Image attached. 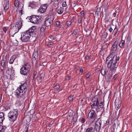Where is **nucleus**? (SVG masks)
I'll use <instances>...</instances> for the list:
<instances>
[{"instance_id": "1", "label": "nucleus", "mask_w": 132, "mask_h": 132, "mask_svg": "<svg viewBox=\"0 0 132 132\" xmlns=\"http://www.w3.org/2000/svg\"><path fill=\"white\" fill-rule=\"evenodd\" d=\"M28 88L27 84L26 82L21 84L14 92L15 97L18 99L15 104L18 106L22 105L26 98V92Z\"/></svg>"}, {"instance_id": "2", "label": "nucleus", "mask_w": 132, "mask_h": 132, "mask_svg": "<svg viewBox=\"0 0 132 132\" xmlns=\"http://www.w3.org/2000/svg\"><path fill=\"white\" fill-rule=\"evenodd\" d=\"M22 21L21 19H20L15 24H11L10 25V31L11 33L13 34V35L18 32L19 30L22 27Z\"/></svg>"}, {"instance_id": "3", "label": "nucleus", "mask_w": 132, "mask_h": 132, "mask_svg": "<svg viewBox=\"0 0 132 132\" xmlns=\"http://www.w3.org/2000/svg\"><path fill=\"white\" fill-rule=\"evenodd\" d=\"M111 58L107 64V67L108 69H110L111 71L115 70L117 67L116 64L119 60L120 57H117L116 56H114Z\"/></svg>"}, {"instance_id": "4", "label": "nucleus", "mask_w": 132, "mask_h": 132, "mask_svg": "<svg viewBox=\"0 0 132 132\" xmlns=\"http://www.w3.org/2000/svg\"><path fill=\"white\" fill-rule=\"evenodd\" d=\"M37 31V29L36 27L32 26L24 32H22L21 34V36L30 37L31 36H32L33 37L36 35Z\"/></svg>"}, {"instance_id": "5", "label": "nucleus", "mask_w": 132, "mask_h": 132, "mask_svg": "<svg viewBox=\"0 0 132 132\" xmlns=\"http://www.w3.org/2000/svg\"><path fill=\"white\" fill-rule=\"evenodd\" d=\"M118 43V41H116L113 44L111 48L110 54L109 56H108L106 59V62L110 60V58H112V57H113L114 56V54L116 51L117 49V45Z\"/></svg>"}, {"instance_id": "6", "label": "nucleus", "mask_w": 132, "mask_h": 132, "mask_svg": "<svg viewBox=\"0 0 132 132\" xmlns=\"http://www.w3.org/2000/svg\"><path fill=\"white\" fill-rule=\"evenodd\" d=\"M31 67V66L29 63L24 64L20 69V73L24 75H27Z\"/></svg>"}, {"instance_id": "7", "label": "nucleus", "mask_w": 132, "mask_h": 132, "mask_svg": "<svg viewBox=\"0 0 132 132\" xmlns=\"http://www.w3.org/2000/svg\"><path fill=\"white\" fill-rule=\"evenodd\" d=\"M18 111L17 110L11 111L8 113V117L10 121L13 122L15 120L18 114Z\"/></svg>"}, {"instance_id": "8", "label": "nucleus", "mask_w": 132, "mask_h": 132, "mask_svg": "<svg viewBox=\"0 0 132 132\" xmlns=\"http://www.w3.org/2000/svg\"><path fill=\"white\" fill-rule=\"evenodd\" d=\"M30 20L31 22L34 24H38L41 21L40 16L33 15L30 17Z\"/></svg>"}, {"instance_id": "9", "label": "nucleus", "mask_w": 132, "mask_h": 132, "mask_svg": "<svg viewBox=\"0 0 132 132\" xmlns=\"http://www.w3.org/2000/svg\"><path fill=\"white\" fill-rule=\"evenodd\" d=\"M96 117L95 112L93 110H91L87 115V118L89 120L92 119L95 120Z\"/></svg>"}, {"instance_id": "10", "label": "nucleus", "mask_w": 132, "mask_h": 132, "mask_svg": "<svg viewBox=\"0 0 132 132\" xmlns=\"http://www.w3.org/2000/svg\"><path fill=\"white\" fill-rule=\"evenodd\" d=\"M121 99L119 98H117L115 101V106L116 109V110H118L121 107Z\"/></svg>"}, {"instance_id": "11", "label": "nucleus", "mask_w": 132, "mask_h": 132, "mask_svg": "<svg viewBox=\"0 0 132 132\" xmlns=\"http://www.w3.org/2000/svg\"><path fill=\"white\" fill-rule=\"evenodd\" d=\"M48 6L47 4H43L41 5L39 8L38 11L41 13H43L46 10L47 6Z\"/></svg>"}, {"instance_id": "12", "label": "nucleus", "mask_w": 132, "mask_h": 132, "mask_svg": "<svg viewBox=\"0 0 132 132\" xmlns=\"http://www.w3.org/2000/svg\"><path fill=\"white\" fill-rule=\"evenodd\" d=\"M38 3L32 1L30 2L29 5V6L34 9H36L37 7Z\"/></svg>"}, {"instance_id": "13", "label": "nucleus", "mask_w": 132, "mask_h": 132, "mask_svg": "<svg viewBox=\"0 0 132 132\" xmlns=\"http://www.w3.org/2000/svg\"><path fill=\"white\" fill-rule=\"evenodd\" d=\"M53 21L51 18H49L46 19L45 21V25L46 27L51 26L52 24Z\"/></svg>"}, {"instance_id": "14", "label": "nucleus", "mask_w": 132, "mask_h": 132, "mask_svg": "<svg viewBox=\"0 0 132 132\" xmlns=\"http://www.w3.org/2000/svg\"><path fill=\"white\" fill-rule=\"evenodd\" d=\"M113 75V73L112 71H109L108 73L106 76V79L108 81H110Z\"/></svg>"}, {"instance_id": "15", "label": "nucleus", "mask_w": 132, "mask_h": 132, "mask_svg": "<svg viewBox=\"0 0 132 132\" xmlns=\"http://www.w3.org/2000/svg\"><path fill=\"white\" fill-rule=\"evenodd\" d=\"M30 37L21 36L20 38L22 42H26L29 40Z\"/></svg>"}, {"instance_id": "16", "label": "nucleus", "mask_w": 132, "mask_h": 132, "mask_svg": "<svg viewBox=\"0 0 132 132\" xmlns=\"http://www.w3.org/2000/svg\"><path fill=\"white\" fill-rule=\"evenodd\" d=\"M9 2L6 1L4 4V10L6 12L9 8Z\"/></svg>"}, {"instance_id": "17", "label": "nucleus", "mask_w": 132, "mask_h": 132, "mask_svg": "<svg viewBox=\"0 0 132 132\" xmlns=\"http://www.w3.org/2000/svg\"><path fill=\"white\" fill-rule=\"evenodd\" d=\"M103 107V105L102 104V102L101 101L99 104L98 107H97L96 110L97 112L100 111L102 110Z\"/></svg>"}, {"instance_id": "18", "label": "nucleus", "mask_w": 132, "mask_h": 132, "mask_svg": "<svg viewBox=\"0 0 132 132\" xmlns=\"http://www.w3.org/2000/svg\"><path fill=\"white\" fill-rule=\"evenodd\" d=\"M109 71L106 69L102 68L101 71V73L103 76H105Z\"/></svg>"}, {"instance_id": "19", "label": "nucleus", "mask_w": 132, "mask_h": 132, "mask_svg": "<svg viewBox=\"0 0 132 132\" xmlns=\"http://www.w3.org/2000/svg\"><path fill=\"white\" fill-rule=\"evenodd\" d=\"M38 56V52L37 51H35L32 55L33 58L35 59V60L37 58Z\"/></svg>"}, {"instance_id": "20", "label": "nucleus", "mask_w": 132, "mask_h": 132, "mask_svg": "<svg viewBox=\"0 0 132 132\" xmlns=\"http://www.w3.org/2000/svg\"><path fill=\"white\" fill-rule=\"evenodd\" d=\"M4 113L3 112L0 113V123H2L4 119Z\"/></svg>"}, {"instance_id": "21", "label": "nucleus", "mask_w": 132, "mask_h": 132, "mask_svg": "<svg viewBox=\"0 0 132 132\" xmlns=\"http://www.w3.org/2000/svg\"><path fill=\"white\" fill-rule=\"evenodd\" d=\"M92 101L93 102L95 103V106L98 107L99 105V101L98 98H97L95 100H94L93 98L92 100Z\"/></svg>"}, {"instance_id": "22", "label": "nucleus", "mask_w": 132, "mask_h": 132, "mask_svg": "<svg viewBox=\"0 0 132 132\" xmlns=\"http://www.w3.org/2000/svg\"><path fill=\"white\" fill-rule=\"evenodd\" d=\"M15 58L16 57L15 56H12L10 60L9 63L11 64H12Z\"/></svg>"}, {"instance_id": "23", "label": "nucleus", "mask_w": 132, "mask_h": 132, "mask_svg": "<svg viewBox=\"0 0 132 132\" xmlns=\"http://www.w3.org/2000/svg\"><path fill=\"white\" fill-rule=\"evenodd\" d=\"M101 126L98 125H97V124H95V129L96 130V131H99L100 129L101 128Z\"/></svg>"}, {"instance_id": "24", "label": "nucleus", "mask_w": 132, "mask_h": 132, "mask_svg": "<svg viewBox=\"0 0 132 132\" xmlns=\"http://www.w3.org/2000/svg\"><path fill=\"white\" fill-rule=\"evenodd\" d=\"M63 11V9L62 7H60L58 9L57 11V13L60 14H61Z\"/></svg>"}, {"instance_id": "25", "label": "nucleus", "mask_w": 132, "mask_h": 132, "mask_svg": "<svg viewBox=\"0 0 132 132\" xmlns=\"http://www.w3.org/2000/svg\"><path fill=\"white\" fill-rule=\"evenodd\" d=\"M117 26H116V27L114 29L113 32V35L114 36H115L117 33V32L118 31V29L117 28Z\"/></svg>"}, {"instance_id": "26", "label": "nucleus", "mask_w": 132, "mask_h": 132, "mask_svg": "<svg viewBox=\"0 0 132 132\" xmlns=\"http://www.w3.org/2000/svg\"><path fill=\"white\" fill-rule=\"evenodd\" d=\"M102 123L101 119V118H99L95 122L96 124L98 125L101 126Z\"/></svg>"}, {"instance_id": "27", "label": "nucleus", "mask_w": 132, "mask_h": 132, "mask_svg": "<svg viewBox=\"0 0 132 132\" xmlns=\"http://www.w3.org/2000/svg\"><path fill=\"white\" fill-rule=\"evenodd\" d=\"M93 128L91 127L88 128L86 130L85 132H91L93 130Z\"/></svg>"}, {"instance_id": "28", "label": "nucleus", "mask_w": 132, "mask_h": 132, "mask_svg": "<svg viewBox=\"0 0 132 132\" xmlns=\"http://www.w3.org/2000/svg\"><path fill=\"white\" fill-rule=\"evenodd\" d=\"M1 64L2 66L4 69L5 67V61L4 59H3L1 61Z\"/></svg>"}, {"instance_id": "29", "label": "nucleus", "mask_w": 132, "mask_h": 132, "mask_svg": "<svg viewBox=\"0 0 132 132\" xmlns=\"http://www.w3.org/2000/svg\"><path fill=\"white\" fill-rule=\"evenodd\" d=\"M127 39L126 43L127 45H128L129 44L131 40V38L129 36H128L127 37Z\"/></svg>"}, {"instance_id": "30", "label": "nucleus", "mask_w": 132, "mask_h": 132, "mask_svg": "<svg viewBox=\"0 0 132 132\" xmlns=\"http://www.w3.org/2000/svg\"><path fill=\"white\" fill-rule=\"evenodd\" d=\"M124 41L123 40L121 41L119 44V46L120 47L122 48L124 46Z\"/></svg>"}, {"instance_id": "31", "label": "nucleus", "mask_w": 132, "mask_h": 132, "mask_svg": "<svg viewBox=\"0 0 132 132\" xmlns=\"http://www.w3.org/2000/svg\"><path fill=\"white\" fill-rule=\"evenodd\" d=\"M19 0H15L14 2V5L16 7H18L19 4Z\"/></svg>"}, {"instance_id": "32", "label": "nucleus", "mask_w": 132, "mask_h": 132, "mask_svg": "<svg viewBox=\"0 0 132 132\" xmlns=\"http://www.w3.org/2000/svg\"><path fill=\"white\" fill-rule=\"evenodd\" d=\"M100 9H97L95 12V15L97 16H98L99 14L100 13Z\"/></svg>"}, {"instance_id": "33", "label": "nucleus", "mask_w": 132, "mask_h": 132, "mask_svg": "<svg viewBox=\"0 0 132 132\" xmlns=\"http://www.w3.org/2000/svg\"><path fill=\"white\" fill-rule=\"evenodd\" d=\"M54 10L53 9H52L50 10L49 13L50 15H53L54 14Z\"/></svg>"}, {"instance_id": "34", "label": "nucleus", "mask_w": 132, "mask_h": 132, "mask_svg": "<svg viewBox=\"0 0 132 132\" xmlns=\"http://www.w3.org/2000/svg\"><path fill=\"white\" fill-rule=\"evenodd\" d=\"M5 128H6L4 126H0V131L3 132L5 130Z\"/></svg>"}, {"instance_id": "35", "label": "nucleus", "mask_w": 132, "mask_h": 132, "mask_svg": "<svg viewBox=\"0 0 132 132\" xmlns=\"http://www.w3.org/2000/svg\"><path fill=\"white\" fill-rule=\"evenodd\" d=\"M45 26H42L40 29V31L41 32H43L45 30Z\"/></svg>"}, {"instance_id": "36", "label": "nucleus", "mask_w": 132, "mask_h": 132, "mask_svg": "<svg viewBox=\"0 0 132 132\" xmlns=\"http://www.w3.org/2000/svg\"><path fill=\"white\" fill-rule=\"evenodd\" d=\"M77 33V29L75 30H73V32L72 34L73 35H76Z\"/></svg>"}, {"instance_id": "37", "label": "nucleus", "mask_w": 132, "mask_h": 132, "mask_svg": "<svg viewBox=\"0 0 132 132\" xmlns=\"http://www.w3.org/2000/svg\"><path fill=\"white\" fill-rule=\"evenodd\" d=\"M9 28L7 27H5L3 29V30L6 33L8 29Z\"/></svg>"}, {"instance_id": "38", "label": "nucleus", "mask_w": 132, "mask_h": 132, "mask_svg": "<svg viewBox=\"0 0 132 132\" xmlns=\"http://www.w3.org/2000/svg\"><path fill=\"white\" fill-rule=\"evenodd\" d=\"M80 14L81 15V17L82 18L84 16V12L83 11H81L80 13Z\"/></svg>"}, {"instance_id": "39", "label": "nucleus", "mask_w": 132, "mask_h": 132, "mask_svg": "<svg viewBox=\"0 0 132 132\" xmlns=\"http://www.w3.org/2000/svg\"><path fill=\"white\" fill-rule=\"evenodd\" d=\"M73 96L70 95L68 98V100L70 101H72L73 99Z\"/></svg>"}, {"instance_id": "40", "label": "nucleus", "mask_w": 132, "mask_h": 132, "mask_svg": "<svg viewBox=\"0 0 132 132\" xmlns=\"http://www.w3.org/2000/svg\"><path fill=\"white\" fill-rule=\"evenodd\" d=\"M44 77V74L43 73H41L39 76V78L40 79H42Z\"/></svg>"}, {"instance_id": "41", "label": "nucleus", "mask_w": 132, "mask_h": 132, "mask_svg": "<svg viewBox=\"0 0 132 132\" xmlns=\"http://www.w3.org/2000/svg\"><path fill=\"white\" fill-rule=\"evenodd\" d=\"M71 22L70 21H68L66 22V24L68 26H69L71 25Z\"/></svg>"}, {"instance_id": "42", "label": "nucleus", "mask_w": 132, "mask_h": 132, "mask_svg": "<svg viewBox=\"0 0 132 132\" xmlns=\"http://www.w3.org/2000/svg\"><path fill=\"white\" fill-rule=\"evenodd\" d=\"M82 18L81 17V18H79L78 19V23H81L82 22Z\"/></svg>"}, {"instance_id": "43", "label": "nucleus", "mask_w": 132, "mask_h": 132, "mask_svg": "<svg viewBox=\"0 0 132 132\" xmlns=\"http://www.w3.org/2000/svg\"><path fill=\"white\" fill-rule=\"evenodd\" d=\"M50 38L51 40H53L55 39V37L53 36H51L50 37Z\"/></svg>"}, {"instance_id": "44", "label": "nucleus", "mask_w": 132, "mask_h": 132, "mask_svg": "<svg viewBox=\"0 0 132 132\" xmlns=\"http://www.w3.org/2000/svg\"><path fill=\"white\" fill-rule=\"evenodd\" d=\"M90 55H87L85 57V60H88L89 59L90 57Z\"/></svg>"}, {"instance_id": "45", "label": "nucleus", "mask_w": 132, "mask_h": 132, "mask_svg": "<svg viewBox=\"0 0 132 132\" xmlns=\"http://www.w3.org/2000/svg\"><path fill=\"white\" fill-rule=\"evenodd\" d=\"M118 77V75L117 74H116L114 75V76L113 79L114 80H115Z\"/></svg>"}, {"instance_id": "46", "label": "nucleus", "mask_w": 132, "mask_h": 132, "mask_svg": "<svg viewBox=\"0 0 132 132\" xmlns=\"http://www.w3.org/2000/svg\"><path fill=\"white\" fill-rule=\"evenodd\" d=\"M62 6L63 7H65L67 6L66 3L65 1H64L63 2Z\"/></svg>"}, {"instance_id": "47", "label": "nucleus", "mask_w": 132, "mask_h": 132, "mask_svg": "<svg viewBox=\"0 0 132 132\" xmlns=\"http://www.w3.org/2000/svg\"><path fill=\"white\" fill-rule=\"evenodd\" d=\"M60 87V86L59 84H57L54 87V89H57L59 88Z\"/></svg>"}, {"instance_id": "48", "label": "nucleus", "mask_w": 132, "mask_h": 132, "mask_svg": "<svg viewBox=\"0 0 132 132\" xmlns=\"http://www.w3.org/2000/svg\"><path fill=\"white\" fill-rule=\"evenodd\" d=\"M13 9H12V12L13 13H14L15 11H17V9H16L14 8L13 7H12Z\"/></svg>"}, {"instance_id": "49", "label": "nucleus", "mask_w": 132, "mask_h": 132, "mask_svg": "<svg viewBox=\"0 0 132 132\" xmlns=\"http://www.w3.org/2000/svg\"><path fill=\"white\" fill-rule=\"evenodd\" d=\"M70 78L71 76H68L65 78V80H68L70 79Z\"/></svg>"}, {"instance_id": "50", "label": "nucleus", "mask_w": 132, "mask_h": 132, "mask_svg": "<svg viewBox=\"0 0 132 132\" xmlns=\"http://www.w3.org/2000/svg\"><path fill=\"white\" fill-rule=\"evenodd\" d=\"M85 119L83 118H82L81 119V122L82 123H83L85 122Z\"/></svg>"}, {"instance_id": "51", "label": "nucleus", "mask_w": 132, "mask_h": 132, "mask_svg": "<svg viewBox=\"0 0 132 132\" xmlns=\"http://www.w3.org/2000/svg\"><path fill=\"white\" fill-rule=\"evenodd\" d=\"M90 76V75L89 74L87 73L85 77L87 78H89Z\"/></svg>"}, {"instance_id": "52", "label": "nucleus", "mask_w": 132, "mask_h": 132, "mask_svg": "<svg viewBox=\"0 0 132 132\" xmlns=\"http://www.w3.org/2000/svg\"><path fill=\"white\" fill-rule=\"evenodd\" d=\"M46 44L48 46L50 47L51 46V42H49V43H47Z\"/></svg>"}, {"instance_id": "53", "label": "nucleus", "mask_w": 132, "mask_h": 132, "mask_svg": "<svg viewBox=\"0 0 132 132\" xmlns=\"http://www.w3.org/2000/svg\"><path fill=\"white\" fill-rule=\"evenodd\" d=\"M59 24V22H56L55 23V26H58Z\"/></svg>"}, {"instance_id": "54", "label": "nucleus", "mask_w": 132, "mask_h": 132, "mask_svg": "<svg viewBox=\"0 0 132 132\" xmlns=\"http://www.w3.org/2000/svg\"><path fill=\"white\" fill-rule=\"evenodd\" d=\"M104 35L105 36V38H106L107 36L108 35V34L107 32H104Z\"/></svg>"}, {"instance_id": "55", "label": "nucleus", "mask_w": 132, "mask_h": 132, "mask_svg": "<svg viewBox=\"0 0 132 132\" xmlns=\"http://www.w3.org/2000/svg\"><path fill=\"white\" fill-rule=\"evenodd\" d=\"M113 30V29L111 27L109 29V31L110 32H111L112 30Z\"/></svg>"}, {"instance_id": "56", "label": "nucleus", "mask_w": 132, "mask_h": 132, "mask_svg": "<svg viewBox=\"0 0 132 132\" xmlns=\"http://www.w3.org/2000/svg\"><path fill=\"white\" fill-rule=\"evenodd\" d=\"M22 9L21 10L19 11V12L20 14V15L21 16V15L22 14Z\"/></svg>"}, {"instance_id": "57", "label": "nucleus", "mask_w": 132, "mask_h": 132, "mask_svg": "<svg viewBox=\"0 0 132 132\" xmlns=\"http://www.w3.org/2000/svg\"><path fill=\"white\" fill-rule=\"evenodd\" d=\"M116 13L117 12L116 11L115 12L113 13V16L114 17H115L116 16Z\"/></svg>"}, {"instance_id": "58", "label": "nucleus", "mask_w": 132, "mask_h": 132, "mask_svg": "<svg viewBox=\"0 0 132 132\" xmlns=\"http://www.w3.org/2000/svg\"><path fill=\"white\" fill-rule=\"evenodd\" d=\"M28 128L27 127H26L25 128V132H28Z\"/></svg>"}, {"instance_id": "59", "label": "nucleus", "mask_w": 132, "mask_h": 132, "mask_svg": "<svg viewBox=\"0 0 132 132\" xmlns=\"http://www.w3.org/2000/svg\"><path fill=\"white\" fill-rule=\"evenodd\" d=\"M77 118H76V117L74 118V117H73V119L75 121H76L77 120Z\"/></svg>"}, {"instance_id": "60", "label": "nucleus", "mask_w": 132, "mask_h": 132, "mask_svg": "<svg viewBox=\"0 0 132 132\" xmlns=\"http://www.w3.org/2000/svg\"><path fill=\"white\" fill-rule=\"evenodd\" d=\"M79 69L80 70L79 71L80 72H81L82 73L83 72V69H82L80 68Z\"/></svg>"}, {"instance_id": "61", "label": "nucleus", "mask_w": 132, "mask_h": 132, "mask_svg": "<svg viewBox=\"0 0 132 132\" xmlns=\"http://www.w3.org/2000/svg\"><path fill=\"white\" fill-rule=\"evenodd\" d=\"M94 106V105H92L91 106V108L92 109H93L94 108H94V106Z\"/></svg>"}, {"instance_id": "62", "label": "nucleus", "mask_w": 132, "mask_h": 132, "mask_svg": "<svg viewBox=\"0 0 132 132\" xmlns=\"http://www.w3.org/2000/svg\"><path fill=\"white\" fill-rule=\"evenodd\" d=\"M36 72H34V74L35 76L36 75Z\"/></svg>"}, {"instance_id": "63", "label": "nucleus", "mask_w": 132, "mask_h": 132, "mask_svg": "<svg viewBox=\"0 0 132 132\" xmlns=\"http://www.w3.org/2000/svg\"><path fill=\"white\" fill-rule=\"evenodd\" d=\"M94 102V103L92 104V105H94V106H95V102Z\"/></svg>"}, {"instance_id": "64", "label": "nucleus", "mask_w": 132, "mask_h": 132, "mask_svg": "<svg viewBox=\"0 0 132 132\" xmlns=\"http://www.w3.org/2000/svg\"><path fill=\"white\" fill-rule=\"evenodd\" d=\"M57 2H58L59 0H56Z\"/></svg>"}]
</instances>
